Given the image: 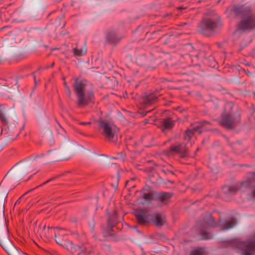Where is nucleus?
Returning a JSON list of instances; mask_svg holds the SVG:
<instances>
[{
    "label": "nucleus",
    "mask_w": 255,
    "mask_h": 255,
    "mask_svg": "<svg viewBox=\"0 0 255 255\" xmlns=\"http://www.w3.org/2000/svg\"><path fill=\"white\" fill-rule=\"evenodd\" d=\"M74 90L79 106L84 107L94 102V95L92 86L88 84L87 81L76 79Z\"/></svg>",
    "instance_id": "f257e3e1"
},
{
    "label": "nucleus",
    "mask_w": 255,
    "mask_h": 255,
    "mask_svg": "<svg viewBox=\"0 0 255 255\" xmlns=\"http://www.w3.org/2000/svg\"><path fill=\"white\" fill-rule=\"evenodd\" d=\"M0 245L9 255H28L17 249L8 238V230L4 223L0 225Z\"/></svg>",
    "instance_id": "f03ea898"
},
{
    "label": "nucleus",
    "mask_w": 255,
    "mask_h": 255,
    "mask_svg": "<svg viewBox=\"0 0 255 255\" xmlns=\"http://www.w3.org/2000/svg\"><path fill=\"white\" fill-rule=\"evenodd\" d=\"M255 181V172H248L245 181L232 186L225 185L222 187V191L225 195L231 196L235 194L238 191H244L245 189L250 188Z\"/></svg>",
    "instance_id": "7ed1b4c3"
},
{
    "label": "nucleus",
    "mask_w": 255,
    "mask_h": 255,
    "mask_svg": "<svg viewBox=\"0 0 255 255\" xmlns=\"http://www.w3.org/2000/svg\"><path fill=\"white\" fill-rule=\"evenodd\" d=\"M240 121L241 114L239 112H227L225 109L221 115L219 123L227 128L232 129L238 125Z\"/></svg>",
    "instance_id": "20e7f679"
},
{
    "label": "nucleus",
    "mask_w": 255,
    "mask_h": 255,
    "mask_svg": "<svg viewBox=\"0 0 255 255\" xmlns=\"http://www.w3.org/2000/svg\"><path fill=\"white\" fill-rule=\"evenodd\" d=\"M99 130L109 141L115 142L117 138L119 128L113 123L100 120Z\"/></svg>",
    "instance_id": "39448f33"
},
{
    "label": "nucleus",
    "mask_w": 255,
    "mask_h": 255,
    "mask_svg": "<svg viewBox=\"0 0 255 255\" xmlns=\"http://www.w3.org/2000/svg\"><path fill=\"white\" fill-rule=\"evenodd\" d=\"M67 234V231L62 228H55L54 230L55 240L56 242L62 246L65 247L66 249L73 253L78 251L81 249V247L79 245H75L70 241H64L63 237Z\"/></svg>",
    "instance_id": "423d86ee"
},
{
    "label": "nucleus",
    "mask_w": 255,
    "mask_h": 255,
    "mask_svg": "<svg viewBox=\"0 0 255 255\" xmlns=\"http://www.w3.org/2000/svg\"><path fill=\"white\" fill-rule=\"evenodd\" d=\"M199 226L201 239H211L213 238V235L208 231V230L210 228H214L216 226V223L214 221V218L210 214L206 215L200 221Z\"/></svg>",
    "instance_id": "0eeeda50"
},
{
    "label": "nucleus",
    "mask_w": 255,
    "mask_h": 255,
    "mask_svg": "<svg viewBox=\"0 0 255 255\" xmlns=\"http://www.w3.org/2000/svg\"><path fill=\"white\" fill-rule=\"evenodd\" d=\"M220 25V23L216 20L211 18H204L199 23V27L201 33L210 36L215 32Z\"/></svg>",
    "instance_id": "6e6552de"
},
{
    "label": "nucleus",
    "mask_w": 255,
    "mask_h": 255,
    "mask_svg": "<svg viewBox=\"0 0 255 255\" xmlns=\"http://www.w3.org/2000/svg\"><path fill=\"white\" fill-rule=\"evenodd\" d=\"M237 30L245 32L251 31L255 28V16L250 13L244 16L242 19L236 25Z\"/></svg>",
    "instance_id": "1a4fd4ad"
},
{
    "label": "nucleus",
    "mask_w": 255,
    "mask_h": 255,
    "mask_svg": "<svg viewBox=\"0 0 255 255\" xmlns=\"http://www.w3.org/2000/svg\"><path fill=\"white\" fill-rule=\"evenodd\" d=\"M242 255H254L255 253V241H246L240 243Z\"/></svg>",
    "instance_id": "9d476101"
},
{
    "label": "nucleus",
    "mask_w": 255,
    "mask_h": 255,
    "mask_svg": "<svg viewBox=\"0 0 255 255\" xmlns=\"http://www.w3.org/2000/svg\"><path fill=\"white\" fill-rule=\"evenodd\" d=\"M187 147L183 143L178 144L171 145L169 150L167 152L168 155H170L174 153L179 154L181 157L186 156Z\"/></svg>",
    "instance_id": "9b49d317"
},
{
    "label": "nucleus",
    "mask_w": 255,
    "mask_h": 255,
    "mask_svg": "<svg viewBox=\"0 0 255 255\" xmlns=\"http://www.w3.org/2000/svg\"><path fill=\"white\" fill-rule=\"evenodd\" d=\"M227 10L234 12L237 15H241L244 16L250 13L249 10L244 6L235 5L233 7H228Z\"/></svg>",
    "instance_id": "f8f14e48"
},
{
    "label": "nucleus",
    "mask_w": 255,
    "mask_h": 255,
    "mask_svg": "<svg viewBox=\"0 0 255 255\" xmlns=\"http://www.w3.org/2000/svg\"><path fill=\"white\" fill-rule=\"evenodd\" d=\"M54 230H55V228L50 227L49 226L46 227V226H44L41 231L40 234L41 236H45L48 239H51L53 234L54 235Z\"/></svg>",
    "instance_id": "ddd939ff"
},
{
    "label": "nucleus",
    "mask_w": 255,
    "mask_h": 255,
    "mask_svg": "<svg viewBox=\"0 0 255 255\" xmlns=\"http://www.w3.org/2000/svg\"><path fill=\"white\" fill-rule=\"evenodd\" d=\"M172 196V194L169 192H161L157 196V200L160 202L161 204H167Z\"/></svg>",
    "instance_id": "4468645a"
},
{
    "label": "nucleus",
    "mask_w": 255,
    "mask_h": 255,
    "mask_svg": "<svg viewBox=\"0 0 255 255\" xmlns=\"http://www.w3.org/2000/svg\"><path fill=\"white\" fill-rule=\"evenodd\" d=\"M174 126V122L169 118L164 119L162 122L161 129L163 132L171 129Z\"/></svg>",
    "instance_id": "2eb2a0df"
},
{
    "label": "nucleus",
    "mask_w": 255,
    "mask_h": 255,
    "mask_svg": "<svg viewBox=\"0 0 255 255\" xmlns=\"http://www.w3.org/2000/svg\"><path fill=\"white\" fill-rule=\"evenodd\" d=\"M152 220L157 226H161L165 222L164 215L158 213L154 214Z\"/></svg>",
    "instance_id": "dca6fc26"
},
{
    "label": "nucleus",
    "mask_w": 255,
    "mask_h": 255,
    "mask_svg": "<svg viewBox=\"0 0 255 255\" xmlns=\"http://www.w3.org/2000/svg\"><path fill=\"white\" fill-rule=\"evenodd\" d=\"M135 216L136 217L138 223L144 224L147 222V218L144 212L141 210H137L134 212Z\"/></svg>",
    "instance_id": "f3484780"
},
{
    "label": "nucleus",
    "mask_w": 255,
    "mask_h": 255,
    "mask_svg": "<svg viewBox=\"0 0 255 255\" xmlns=\"http://www.w3.org/2000/svg\"><path fill=\"white\" fill-rule=\"evenodd\" d=\"M121 40V38L117 36L115 32H109L107 35V40L112 44H116Z\"/></svg>",
    "instance_id": "a211bd4d"
},
{
    "label": "nucleus",
    "mask_w": 255,
    "mask_h": 255,
    "mask_svg": "<svg viewBox=\"0 0 255 255\" xmlns=\"http://www.w3.org/2000/svg\"><path fill=\"white\" fill-rule=\"evenodd\" d=\"M156 99L157 97L153 94L145 95L143 97L142 103L144 106H147L153 103Z\"/></svg>",
    "instance_id": "6ab92c4d"
},
{
    "label": "nucleus",
    "mask_w": 255,
    "mask_h": 255,
    "mask_svg": "<svg viewBox=\"0 0 255 255\" xmlns=\"http://www.w3.org/2000/svg\"><path fill=\"white\" fill-rule=\"evenodd\" d=\"M236 221L235 218H232L226 221L225 223L221 224L220 226L223 230H228L232 228L236 225Z\"/></svg>",
    "instance_id": "aec40b11"
},
{
    "label": "nucleus",
    "mask_w": 255,
    "mask_h": 255,
    "mask_svg": "<svg viewBox=\"0 0 255 255\" xmlns=\"http://www.w3.org/2000/svg\"><path fill=\"white\" fill-rule=\"evenodd\" d=\"M29 163L26 162H20L17 163L14 166V167L18 166V169L23 171V174L29 172L31 170V168H29Z\"/></svg>",
    "instance_id": "412c9836"
},
{
    "label": "nucleus",
    "mask_w": 255,
    "mask_h": 255,
    "mask_svg": "<svg viewBox=\"0 0 255 255\" xmlns=\"http://www.w3.org/2000/svg\"><path fill=\"white\" fill-rule=\"evenodd\" d=\"M73 52L75 55L81 56L84 55L87 53V48L86 46H84L81 48H75L73 49Z\"/></svg>",
    "instance_id": "4be33fe9"
},
{
    "label": "nucleus",
    "mask_w": 255,
    "mask_h": 255,
    "mask_svg": "<svg viewBox=\"0 0 255 255\" xmlns=\"http://www.w3.org/2000/svg\"><path fill=\"white\" fill-rule=\"evenodd\" d=\"M118 223L117 220V214L116 213H114L113 215L110 217L108 221V225L111 227L113 228Z\"/></svg>",
    "instance_id": "5701e85b"
},
{
    "label": "nucleus",
    "mask_w": 255,
    "mask_h": 255,
    "mask_svg": "<svg viewBox=\"0 0 255 255\" xmlns=\"http://www.w3.org/2000/svg\"><path fill=\"white\" fill-rule=\"evenodd\" d=\"M207 253L205 248H198L195 250H192V255H207Z\"/></svg>",
    "instance_id": "b1692460"
},
{
    "label": "nucleus",
    "mask_w": 255,
    "mask_h": 255,
    "mask_svg": "<svg viewBox=\"0 0 255 255\" xmlns=\"http://www.w3.org/2000/svg\"><path fill=\"white\" fill-rule=\"evenodd\" d=\"M191 138V130L189 128H188L185 131V133L184 134V139L185 140L189 141L190 140Z\"/></svg>",
    "instance_id": "393cba45"
},
{
    "label": "nucleus",
    "mask_w": 255,
    "mask_h": 255,
    "mask_svg": "<svg viewBox=\"0 0 255 255\" xmlns=\"http://www.w3.org/2000/svg\"><path fill=\"white\" fill-rule=\"evenodd\" d=\"M1 105L0 104V119L1 121V122L3 123H7V119L6 116L4 115V114L3 113V112L1 110Z\"/></svg>",
    "instance_id": "a878e982"
},
{
    "label": "nucleus",
    "mask_w": 255,
    "mask_h": 255,
    "mask_svg": "<svg viewBox=\"0 0 255 255\" xmlns=\"http://www.w3.org/2000/svg\"><path fill=\"white\" fill-rule=\"evenodd\" d=\"M142 197L146 201L150 200L152 197V195L151 193H144L143 192L141 195Z\"/></svg>",
    "instance_id": "bb28decb"
},
{
    "label": "nucleus",
    "mask_w": 255,
    "mask_h": 255,
    "mask_svg": "<svg viewBox=\"0 0 255 255\" xmlns=\"http://www.w3.org/2000/svg\"><path fill=\"white\" fill-rule=\"evenodd\" d=\"M197 131L199 132V133L201 132L200 128H199L198 127H195L194 126V127H192V134H193L195 132Z\"/></svg>",
    "instance_id": "cd10ccee"
},
{
    "label": "nucleus",
    "mask_w": 255,
    "mask_h": 255,
    "mask_svg": "<svg viewBox=\"0 0 255 255\" xmlns=\"http://www.w3.org/2000/svg\"><path fill=\"white\" fill-rule=\"evenodd\" d=\"M65 93L68 95V96L70 97L71 92L70 88L69 87H66V88H65Z\"/></svg>",
    "instance_id": "c85d7f7f"
},
{
    "label": "nucleus",
    "mask_w": 255,
    "mask_h": 255,
    "mask_svg": "<svg viewBox=\"0 0 255 255\" xmlns=\"http://www.w3.org/2000/svg\"><path fill=\"white\" fill-rule=\"evenodd\" d=\"M91 124V123L90 122H80L79 123L80 125H84V126H86V125H89Z\"/></svg>",
    "instance_id": "c756f323"
},
{
    "label": "nucleus",
    "mask_w": 255,
    "mask_h": 255,
    "mask_svg": "<svg viewBox=\"0 0 255 255\" xmlns=\"http://www.w3.org/2000/svg\"><path fill=\"white\" fill-rule=\"evenodd\" d=\"M56 177H53L49 179V180H47L46 182H44L42 185H44L47 183H48L52 180H53Z\"/></svg>",
    "instance_id": "7c9ffc66"
},
{
    "label": "nucleus",
    "mask_w": 255,
    "mask_h": 255,
    "mask_svg": "<svg viewBox=\"0 0 255 255\" xmlns=\"http://www.w3.org/2000/svg\"><path fill=\"white\" fill-rule=\"evenodd\" d=\"M253 196L255 198V186L253 188Z\"/></svg>",
    "instance_id": "2f4dec72"
},
{
    "label": "nucleus",
    "mask_w": 255,
    "mask_h": 255,
    "mask_svg": "<svg viewBox=\"0 0 255 255\" xmlns=\"http://www.w3.org/2000/svg\"><path fill=\"white\" fill-rule=\"evenodd\" d=\"M52 160L53 161H58V160H59L60 159L59 158H57V157H54V158H53L52 159Z\"/></svg>",
    "instance_id": "473e14b6"
},
{
    "label": "nucleus",
    "mask_w": 255,
    "mask_h": 255,
    "mask_svg": "<svg viewBox=\"0 0 255 255\" xmlns=\"http://www.w3.org/2000/svg\"><path fill=\"white\" fill-rule=\"evenodd\" d=\"M64 88H66V87H69L67 85V83L66 82H64Z\"/></svg>",
    "instance_id": "72a5a7b5"
},
{
    "label": "nucleus",
    "mask_w": 255,
    "mask_h": 255,
    "mask_svg": "<svg viewBox=\"0 0 255 255\" xmlns=\"http://www.w3.org/2000/svg\"><path fill=\"white\" fill-rule=\"evenodd\" d=\"M18 133L17 132H16V136H17L18 135Z\"/></svg>",
    "instance_id": "f704fd0d"
},
{
    "label": "nucleus",
    "mask_w": 255,
    "mask_h": 255,
    "mask_svg": "<svg viewBox=\"0 0 255 255\" xmlns=\"http://www.w3.org/2000/svg\"><path fill=\"white\" fill-rule=\"evenodd\" d=\"M51 66H54V63H53L51 64Z\"/></svg>",
    "instance_id": "c9c22d12"
},
{
    "label": "nucleus",
    "mask_w": 255,
    "mask_h": 255,
    "mask_svg": "<svg viewBox=\"0 0 255 255\" xmlns=\"http://www.w3.org/2000/svg\"><path fill=\"white\" fill-rule=\"evenodd\" d=\"M204 123H208L207 122H206V121L204 122Z\"/></svg>",
    "instance_id": "e433bc0d"
},
{
    "label": "nucleus",
    "mask_w": 255,
    "mask_h": 255,
    "mask_svg": "<svg viewBox=\"0 0 255 255\" xmlns=\"http://www.w3.org/2000/svg\"><path fill=\"white\" fill-rule=\"evenodd\" d=\"M189 255H191V252L189 253Z\"/></svg>",
    "instance_id": "4c0bfd02"
}]
</instances>
